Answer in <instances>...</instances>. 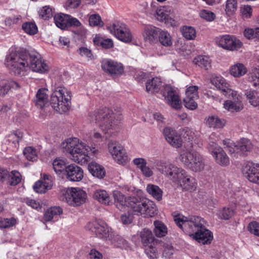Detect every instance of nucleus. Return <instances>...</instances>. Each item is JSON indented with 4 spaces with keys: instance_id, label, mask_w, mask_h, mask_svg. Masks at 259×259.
<instances>
[{
    "instance_id": "obj_1",
    "label": "nucleus",
    "mask_w": 259,
    "mask_h": 259,
    "mask_svg": "<svg viewBox=\"0 0 259 259\" xmlns=\"http://www.w3.org/2000/svg\"><path fill=\"white\" fill-rule=\"evenodd\" d=\"M6 65L15 75H22L28 68L33 71L44 73L48 72L49 67L38 54L30 55L11 53L7 57Z\"/></svg>"
},
{
    "instance_id": "obj_2",
    "label": "nucleus",
    "mask_w": 259,
    "mask_h": 259,
    "mask_svg": "<svg viewBox=\"0 0 259 259\" xmlns=\"http://www.w3.org/2000/svg\"><path fill=\"white\" fill-rule=\"evenodd\" d=\"M113 196L115 205L119 209L126 206L130 207L135 214L145 217H152L157 213L156 206L152 201L141 200L135 196L126 197L118 191H114Z\"/></svg>"
},
{
    "instance_id": "obj_3",
    "label": "nucleus",
    "mask_w": 259,
    "mask_h": 259,
    "mask_svg": "<svg viewBox=\"0 0 259 259\" xmlns=\"http://www.w3.org/2000/svg\"><path fill=\"white\" fill-rule=\"evenodd\" d=\"M62 147L73 161L81 165L86 164L90 160L89 149L93 150L76 138L67 139L62 143Z\"/></svg>"
},
{
    "instance_id": "obj_4",
    "label": "nucleus",
    "mask_w": 259,
    "mask_h": 259,
    "mask_svg": "<svg viewBox=\"0 0 259 259\" xmlns=\"http://www.w3.org/2000/svg\"><path fill=\"white\" fill-rule=\"evenodd\" d=\"M92 122L96 123L104 134L111 133V131L116 130L120 118L112 110L103 108L91 113L89 115Z\"/></svg>"
},
{
    "instance_id": "obj_5",
    "label": "nucleus",
    "mask_w": 259,
    "mask_h": 259,
    "mask_svg": "<svg viewBox=\"0 0 259 259\" xmlns=\"http://www.w3.org/2000/svg\"><path fill=\"white\" fill-rule=\"evenodd\" d=\"M174 221L177 225L191 237L202 229L206 225L205 221L198 216H189L188 217L179 214L175 216Z\"/></svg>"
},
{
    "instance_id": "obj_6",
    "label": "nucleus",
    "mask_w": 259,
    "mask_h": 259,
    "mask_svg": "<svg viewBox=\"0 0 259 259\" xmlns=\"http://www.w3.org/2000/svg\"><path fill=\"white\" fill-rule=\"evenodd\" d=\"M71 93L64 87L57 88L52 94L51 103L54 109L63 113L70 108Z\"/></svg>"
},
{
    "instance_id": "obj_7",
    "label": "nucleus",
    "mask_w": 259,
    "mask_h": 259,
    "mask_svg": "<svg viewBox=\"0 0 259 259\" xmlns=\"http://www.w3.org/2000/svg\"><path fill=\"white\" fill-rule=\"evenodd\" d=\"M157 169L172 182L177 184L186 171L181 167L165 160H158L155 162Z\"/></svg>"
},
{
    "instance_id": "obj_8",
    "label": "nucleus",
    "mask_w": 259,
    "mask_h": 259,
    "mask_svg": "<svg viewBox=\"0 0 259 259\" xmlns=\"http://www.w3.org/2000/svg\"><path fill=\"white\" fill-rule=\"evenodd\" d=\"M61 199L73 206H80L85 202L87 193L78 188H71L61 191Z\"/></svg>"
},
{
    "instance_id": "obj_9",
    "label": "nucleus",
    "mask_w": 259,
    "mask_h": 259,
    "mask_svg": "<svg viewBox=\"0 0 259 259\" xmlns=\"http://www.w3.org/2000/svg\"><path fill=\"white\" fill-rule=\"evenodd\" d=\"M108 30L119 40L130 42L132 41L133 36L127 26L119 21H115L107 26Z\"/></svg>"
},
{
    "instance_id": "obj_10",
    "label": "nucleus",
    "mask_w": 259,
    "mask_h": 259,
    "mask_svg": "<svg viewBox=\"0 0 259 259\" xmlns=\"http://www.w3.org/2000/svg\"><path fill=\"white\" fill-rule=\"evenodd\" d=\"M109 152L113 158L118 163L124 165L128 161V157L124 147L118 142L111 140L108 144Z\"/></svg>"
},
{
    "instance_id": "obj_11",
    "label": "nucleus",
    "mask_w": 259,
    "mask_h": 259,
    "mask_svg": "<svg viewBox=\"0 0 259 259\" xmlns=\"http://www.w3.org/2000/svg\"><path fill=\"white\" fill-rule=\"evenodd\" d=\"M207 148L217 163L222 166H226L229 164L230 160L227 154L214 141L210 142Z\"/></svg>"
},
{
    "instance_id": "obj_12",
    "label": "nucleus",
    "mask_w": 259,
    "mask_h": 259,
    "mask_svg": "<svg viewBox=\"0 0 259 259\" xmlns=\"http://www.w3.org/2000/svg\"><path fill=\"white\" fill-rule=\"evenodd\" d=\"M242 172L248 181L259 184V163L250 161L245 162L242 166Z\"/></svg>"
},
{
    "instance_id": "obj_13",
    "label": "nucleus",
    "mask_w": 259,
    "mask_h": 259,
    "mask_svg": "<svg viewBox=\"0 0 259 259\" xmlns=\"http://www.w3.org/2000/svg\"><path fill=\"white\" fill-rule=\"evenodd\" d=\"M88 227L92 232H94L99 238L109 241L113 233L112 230L108 227L103 223L100 224L95 222L89 223Z\"/></svg>"
},
{
    "instance_id": "obj_14",
    "label": "nucleus",
    "mask_w": 259,
    "mask_h": 259,
    "mask_svg": "<svg viewBox=\"0 0 259 259\" xmlns=\"http://www.w3.org/2000/svg\"><path fill=\"white\" fill-rule=\"evenodd\" d=\"M218 45L224 49L234 51L240 48L242 42L232 35H225L220 36L217 39Z\"/></svg>"
},
{
    "instance_id": "obj_15",
    "label": "nucleus",
    "mask_w": 259,
    "mask_h": 259,
    "mask_svg": "<svg viewBox=\"0 0 259 259\" xmlns=\"http://www.w3.org/2000/svg\"><path fill=\"white\" fill-rule=\"evenodd\" d=\"M163 97L166 102L172 108L178 110L182 107V103L177 92L169 86L164 88L162 92Z\"/></svg>"
},
{
    "instance_id": "obj_16",
    "label": "nucleus",
    "mask_w": 259,
    "mask_h": 259,
    "mask_svg": "<svg viewBox=\"0 0 259 259\" xmlns=\"http://www.w3.org/2000/svg\"><path fill=\"white\" fill-rule=\"evenodd\" d=\"M211 83L221 90L223 95L228 98H235L237 92L230 88V85L222 76H215L211 80Z\"/></svg>"
},
{
    "instance_id": "obj_17",
    "label": "nucleus",
    "mask_w": 259,
    "mask_h": 259,
    "mask_svg": "<svg viewBox=\"0 0 259 259\" xmlns=\"http://www.w3.org/2000/svg\"><path fill=\"white\" fill-rule=\"evenodd\" d=\"M102 68L105 72L113 76L120 75L123 72L122 65L111 60L105 59L103 60Z\"/></svg>"
},
{
    "instance_id": "obj_18",
    "label": "nucleus",
    "mask_w": 259,
    "mask_h": 259,
    "mask_svg": "<svg viewBox=\"0 0 259 259\" xmlns=\"http://www.w3.org/2000/svg\"><path fill=\"white\" fill-rule=\"evenodd\" d=\"M66 178L72 182H78L83 178V171L82 169L75 165L70 164L66 167Z\"/></svg>"
},
{
    "instance_id": "obj_19",
    "label": "nucleus",
    "mask_w": 259,
    "mask_h": 259,
    "mask_svg": "<svg viewBox=\"0 0 259 259\" xmlns=\"http://www.w3.org/2000/svg\"><path fill=\"white\" fill-rule=\"evenodd\" d=\"M163 134L167 142L176 148L182 145V139L177 132L172 128L166 127L163 131Z\"/></svg>"
},
{
    "instance_id": "obj_20",
    "label": "nucleus",
    "mask_w": 259,
    "mask_h": 259,
    "mask_svg": "<svg viewBox=\"0 0 259 259\" xmlns=\"http://www.w3.org/2000/svg\"><path fill=\"white\" fill-rule=\"evenodd\" d=\"M53 186L52 177L44 174L43 178L36 182L33 186L34 190L38 193H45Z\"/></svg>"
},
{
    "instance_id": "obj_21",
    "label": "nucleus",
    "mask_w": 259,
    "mask_h": 259,
    "mask_svg": "<svg viewBox=\"0 0 259 259\" xmlns=\"http://www.w3.org/2000/svg\"><path fill=\"white\" fill-rule=\"evenodd\" d=\"M177 184L185 191H194L197 187L196 180L188 175L187 171Z\"/></svg>"
},
{
    "instance_id": "obj_22",
    "label": "nucleus",
    "mask_w": 259,
    "mask_h": 259,
    "mask_svg": "<svg viewBox=\"0 0 259 259\" xmlns=\"http://www.w3.org/2000/svg\"><path fill=\"white\" fill-rule=\"evenodd\" d=\"M204 160L202 156L196 151L189 163L187 167L192 171L198 172L201 171L204 167Z\"/></svg>"
},
{
    "instance_id": "obj_23",
    "label": "nucleus",
    "mask_w": 259,
    "mask_h": 259,
    "mask_svg": "<svg viewBox=\"0 0 259 259\" xmlns=\"http://www.w3.org/2000/svg\"><path fill=\"white\" fill-rule=\"evenodd\" d=\"M197 232L193 234L192 237L198 242L202 244L209 243L212 239L211 232L206 228L205 225L203 226V229H200Z\"/></svg>"
},
{
    "instance_id": "obj_24",
    "label": "nucleus",
    "mask_w": 259,
    "mask_h": 259,
    "mask_svg": "<svg viewBox=\"0 0 259 259\" xmlns=\"http://www.w3.org/2000/svg\"><path fill=\"white\" fill-rule=\"evenodd\" d=\"M234 101L227 100L224 103V107L230 112H239L243 109V105L240 101L241 97L237 94L235 98H232Z\"/></svg>"
},
{
    "instance_id": "obj_25",
    "label": "nucleus",
    "mask_w": 259,
    "mask_h": 259,
    "mask_svg": "<svg viewBox=\"0 0 259 259\" xmlns=\"http://www.w3.org/2000/svg\"><path fill=\"white\" fill-rule=\"evenodd\" d=\"M161 29L153 26H146L143 33L145 39L153 42L156 40Z\"/></svg>"
},
{
    "instance_id": "obj_26",
    "label": "nucleus",
    "mask_w": 259,
    "mask_h": 259,
    "mask_svg": "<svg viewBox=\"0 0 259 259\" xmlns=\"http://www.w3.org/2000/svg\"><path fill=\"white\" fill-rule=\"evenodd\" d=\"M93 198L99 202L108 205L111 202V199L108 193L102 189H97L94 191L93 193Z\"/></svg>"
},
{
    "instance_id": "obj_27",
    "label": "nucleus",
    "mask_w": 259,
    "mask_h": 259,
    "mask_svg": "<svg viewBox=\"0 0 259 259\" xmlns=\"http://www.w3.org/2000/svg\"><path fill=\"white\" fill-rule=\"evenodd\" d=\"M206 125L213 128H223L226 123L225 120L223 119L220 118L218 116L211 115L205 119Z\"/></svg>"
},
{
    "instance_id": "obj_28",
    "label": "nucleus",
    "mask_w": 259,
    "mask_h": 259,
    "mask_svg": "<svg viewBox=\"0 0 259 259\" xmlns=\"http://www.w3.org/2000/svg\"><path fill=\"white\" fill-rule=\"evenodd\" d=\"M237 146L239 153L244 156L248 155V153L251 152L253 149V145L251 142L245 138L240 139L237 142Z\"/></svg>"
},
{
    "instance_id": "obj_29",
    "label": "nucleus",
    "mask_w": 259,
    "mask_h": 259,
    "mask_svg": "<svg viewBox=\"0 0 259 259\" xmlns=\"http://www.w3.org/2000/svg\"><path fill=\"white\" fill-rule=\"evenodd\" d=\"M88 169L94 177L98 179H102L105 176L106 172L103 166L95 162L89 164Z\"/></svg>"
},
{
    "instance_id": "obj_30",
    "label": "nucleus",
    "mask_w": 259,
    "mask_h": 259,
    "mask_svg": "<svg viewBox=\"0 0 259 259\" xmlns=\"http://www.w3.org/2000/svg\"><path fill=\"white\" fill-rule=\"evenodd\" d=\"M161 81L159 78L155 77L147 80L146 83V91L151 94L157 93L160 89Z\"/></svg>"
},
{
    "instance_id": "obj_31",
    "label": "nucleus",
    "mask_w": 259,
    "mask_h": 259,
    "mask_svg": "<svg viewBox=\"0 0 259 259\" xmlns=\"http://www.w3.org/2000/svg\"><path fill=\"white\" fill-rule=\"evenodd\" d=\"M48 90L45 89H39L36 95L35 104L39 108H43L48 101Z\"/></svg>"
},
{
    "instance_id": "obj_32",
    "label": "nucleus",
    "mask_w": 259,
    "mask_h": 259,
    "mask_svg": "<svg viewBox=\"0 0 259 259\" xmlns=\"http://www.w3.org/2000/svg\"><path fill=\"white\" fill-rule=\"evenodd\" d=\"M156 17L158 20L164 22L169 26H173L176 25L175 21L165 12L163 9H159L156 10Z\"/></svg>"
},
{
    "instance_id": "obj_33",
    "label": "nucleus",
    "mask_w": 259,
    "mask_h": 259,
    "mask_svg": "<svg viewBox=\"0 0 259 259\" xmlns=\"http://www.w3.org/2000/svg\"><path fill=\"white\" fill-rule=\"evenodd\" d=\"M193 62L205 70L209 69L211 66V60L206 56H198L194 59Z\"/></svg>"
},
{
    "instance_id": "obj_34",
    "label": "nucleus",
    "mask_w": 259,
    "mask_h": 259,
    "mask_svg": "<svg viewBox=\"0 0 259 259\" xmlns=\"http://www.w3.org/2000/svg\"><path fill=\"white\" fill-rule=\"evenodd\" d=\"M110 243L116 247L126 248L128 246V242L122 237L113 232L109 240Z\"/></svg>"
},
{
    "instance_id": "obj_35",
    "label": "nucleus",
    "mask_w": 259,
    "mask_h": 259,
    "mask_svg": "<svg viewBox=\"0 0 259 259\" xmlns=\"http://www.w3.org/2000/svg\"><path fill=\"white\" fill-rule=\"evenodd\" d=\"M194 150L184 149L181 151L179 154V159L180 161L186 166L187 167L189 163L192 160L194 155Z\"/></svg>"
},
{
    "instance_id": "obj_36",
    "label": "nucleus",
    "mask_w": 259,
    "mask_h": 259,
    "mask_svg": "<svg viewBox=\"0 0 259 259\" xmlns=\"http://www.w3.org/2000/svg\"><path fill=\"white\" fill-rule=\"evenodd\" d=\"M247 68L242 63H237L232 66L230 72L231 75L235 77L244 75L247 72Z\"/></svg>"
},
{
    "instance_id": "obj_37",
    "label": "nucleus",
    "mask_w": 259,
    "mask_h": 259,
    "mask_svg": "<svg viewBox=\"0 0 259 259\" xmlns=\"http://www.w3.org/2000/svg\"><path fill=\"white\" fill-rule=\"evenodd\" d=\"M68 19V15L63 14H58L54 16L56 25L62 29L67 28Z\"/></svg>"
},
{
    "instance_id": "obj_38",
    "label": "nucleus",
    "mask_w": 259,
    "mask_h": 259,
    "mask_svg": "<svg viewBox=\"0 0 259 259\" xmlns=\"http://www.w3.org/2000/svg\"><path fill=\"white\" fill-rule=\"evenodd\" d=\"M63 210L60 206L51 207L44 214V220L46 222L51 221L55 215L62 214Z\"/></svg>"
},
{
    "instance_id": "obj_39",
    "label": "nucleus",
    "mask_w": 259,
    "mask_h": 259,
    "mask_svg": "<svg viewBox=\"0 0 259 259\" xmlns=\"http://www.w3.org/2000/svg\"><path fill=\"white\" fill-rule=\"evenodd\" d=\"M146 191L156 199L160 200L162 199V191L158 186L148 184L146 187Z\"/></svg>"
},
{
    "instance_id": "obj_40",
    "label": "nucleus",
    "mask_w": 259,
    "mask_h": 259,
    "mask_svg": "<svg viewBox=\"0 0 259 259\" xmlns=\"http://www.w3.org/2000/svg\"><path fill=\"white\" fill-rule=\"evenodd\" d=\"M141 241L145 246L152 243L154 241V237L151 230L148 229H144L140 233Z\"/></svg>"
},
{
    "instance_id": "obj_41",
    "label": "nucleus",
    "mask_w": 259,
    "mask_h": 259,
    "mask_svg": "<svg viewBox=\"0 0 259 259\" xmlns=\"http://www.w3.org/2000/svg\"><path fill=\"white\" fill-rule=\"evenodd\" d=\"M184 137L186 140L191 142L192 146L194 145H201V140L199 138V135L196 134L190 130H187Z\"/></svg>"
},
{
    "instance_id": "obj_42",
    "label": "nucleus",
    "mask_w": 259,
    "mask_h": 259,
    "mask_svg": "<svg viewBox=\"0 0 259 259\" xmlns=\"http://www.w3.org/2000/svg\"><path fill=\"white\" fill-rule=\"evenodd\" d=\"M158 37L160 43L164 47H170L172 44L171 37L166 31L161 30Z\"/></svg>"
},
{
    "instance_id": "obj_43",
    "label": "nucleus",
    "mask_w": 259,
    "mask_h": 259,
    "mask_svg": "<svg viewBox=\"0 0 259 259\" xmlns=\"http://www.w3.org/2000/svg\"><path fill=\"white\" fill-rule=\"evenodd\" d=\"M248 81L254 87H259V66L254 68L248 74Z\"/></svg>"
},
{
    "instance_id": "obj_44",
    "label": "nucleus",
    "mask_w": 259,
    "mask_h": 259,
    "mask_svg": "<svg viewBox=\"0 0 259 259\" xmlns=\"http://www.w3.org/2000/svg\"><path fill=\"white\" fill-rule=\"evenodd\" d=\"M94 42L95 45L101 46L106 49L112 48L114 45L113 40L111 38L104 39L102 37H96L94 39Z\"/></svg>"
},
{
    "instance_id": "obj_45",
    "label": "nucleus",
    "mask_w": 259,
    "mask_h": 259,
    "mask_svg": "<svg viewBox=\"0 0 259 259\" xmlns=\"http://www.w3.org/2000/svg\"><path fill=\"white\" fill-rule=\"evenodd\" d=\"M237 9V0H227L225 5V13L227 16L234 15Z\"/></svg>"
},
{
    "instance_id": "obj_46",
    "label": "nucleus",
    "mask_w": 259,
    "mask_h": 259,
    "mask_svg": "<svg viewBox=\"0 0 259 259\" xmlns=\"http://www.w3.org/2000/svg\"><path fill=\"white\" fill-rule=\"evenodd\" d=\"M154 225L155 226L154 231L157 237H163L167 234V228L161 222L156 221L154 222Z\"/></svg>"
},
{
    "instance_id": "obj_47",
    "label": "nucleus",
    "mask_w": 259,
    "mask_h": 259,
    "mask_svg": "<svg viewBox=\"0 0 259 259\" xmlns=\"http://www.w3.org/2000/svg\"><path fill=\"white\" fill-rule=\"evenodd\" d=\"M246 96L249 103L254 107L259 106V97L257 93L254 91H247L245 92Z\"/></svg>"
},
{
    "instance_id": "obj_48",
    "label": "nucleus",
    "mask_w": 259,
    "mask_h": 259,
    "mask_svg": "<svg viewBox=\"0 0 259 259\" xmlns=\"http://www.w3.org/2000/svg\"><path fill=\"white\" fill-rule=\"evenodd\" d=\"M53 167L54 171L57 173L62 172L64 169H66V162L64 159L57 158L53 162Z\"/></svg>"
},
{
    "instance_id": "obj_49",
    "label": "nucleus",
    "mask_w": 259,
    "mask_h": 259,
    "mask_svg": "<svg viewBox=\"0 0 259 259\" xmlns=\"http://www.w3.org/2000/svg\"><path fill=\"white\" fill-rule=\"evenodd\" d=\"M183 36L188 40L194 39L196 37V30L191 26H184L181 29Z\"/></svg>"
},
{
    "instance_id": "obj_50",
    "label": "nucleus",
    "mask_w": 259,
    "mask_h": 259,
    "mask_svg": "<svg viewBox=\"0 0 259 259\" xmlns=\"http://www.w3.org/2000/svg\"><path fill=\"white\" fill-rule=\"evenodd\" d=\"M234 214V209L231 207H224L220 210L219 213L220 218L224 220H228Z\"/></svg>"
},
{
    "instance_id": "obj_51",
    "label": "nucleus",
    "mask_w": 259,
    "mask_h": 259,
    "mask_svg": "<svg viewBox=\"0 0 259 259\" xmlns=\"http://www.w3.org/2000/svg\"><path fill=\"white\" fill-rule=\"evenodd\" d=\"M244 36L247 39L255 38L259 41V27L252 28H246L244 31Z\"/></svg>"
},
{
    "instance_id": "obj_52",
    "label": "nucleus",
    "mask_w": 259,
    "mask_h": 259,
    "mask_svg": "<svg viewBox=\"0 0 259 259\" xmlns=\"http://www.w3.org/2000/svg\"><path fill=\"white\" fill-rule=\"evenodd\" d=\"M21 181V176L19 172L13 170L10 173V179L8 182L10 185L15 186L19 184Z\"/></svg>"
},
{
    "instance_id": "obj_53",
    "label": "nucleus",
    "mask_w": 259,
    "mask_h": 259,
    "mask_svg": "<svg viewBox=\"0 0 259 259\" xmlns=\"http://www.w3.org/2000/svg\"><path fill=\"white\" fill-rule=\"evenodd\" d=\"M23 153L26 158L29 161H36L37 159L36 150L31 147L25 148L24 150Z\"/></svg>"
},
{
    "instance_id": "obj_54",
    "label": "nucleus",
    "mask_w": 259,
    "mask_h": 259,
    "mask_svg": "<svg viewBox=\"0 0 259 259\" xmlns=\"http://www.w3.org/2000/svg\"><path fill=\"white\" fill-rule=\"evenodd\" d=\"M53 10L49 6H46L43 7L39 11V16L44 20L49 19L53 16Z\"/></svg>"
},
{
    "instance_id": "obj_55",
    "label": "nucleus",
    "mask_w": 259,
    "mask_h": 259,
    "mask_svg": "<svg viewBox=\"0 0 259 259\" xmlns=\"http://www.w3.org/2000/svg\"><path fill=\"white\" fill-rule=\"evenodd\" d=\"M22 28L24 31L30 34L34 35L37 32V27L35 23L32 22H26L22 25Z\"/></svg>"
},
{
    "instance_id": "obj_56",
    "label": "nucleus",
    "mask_w": 259,
    "mask_h": 259,
    "mask_svg": "<svg viewBox=\"0 0 259 259\" xmlns=\"http://www.w3.org/2000/svg\"><path fill=\"white\" fill-rule=\"evenodd\" d=\"M224 146H226L225 148H227V150L231 154H233L235 152L239 153L237 143L235 144L230 139H226L223 141Z\"/></svg>"
},
{
    "instance_id": "obj_57",
    "label": "nucleus",
    "mask_w": 259,
    "mask_h": 259,
    "mask_svg": "<svg viewBox=\"0 0 259 259\" xmlns=\"http://www.w3.org/2000/svg\"><path fill=\"white\" fill-rule=\"evenodd\" d=\"M23 134L19 130L13 131L9 135L8 140L13 143H18L22 140Z\"/></svg>"
},
{
    "instance_id": "obj_58",
    "label": "nucleus",
    "mask_w": 259,
    "mask_h": 259,
    "mask_svg": "<svg viewBox=\"0 0 259 259\" xmlns=\"http://www.w3.org/2000/svg\"><path fill=\"white\" fill-rule=\"evenodd\" d=\"M89 23L92 26H102L104 24L100 16L97 14H93L90 16Z\"/></svg>"
},
{
    "instance_id": "obj_59",
    "label": "nucleus",
    "mask_w": 259,
    "mask_h": 259,
    "mask_svg": "<svg viewBox=\"0 0 259 259\" xmlns=\"http://www.w3.org/2000/svg\"><path fill=\"white\" fill-rule=\"evenodd\" d=\"M145 253L150 259H157L159 254L157 249L153 245H147L145 246Z\"/></svg>"
},
{
    "instance_id": "obj_60",
    "label": "nucleus",
    "mask_w": 259,
    "mask_h": 259,
    "mask_svg": "<svg viewBox=\"0 0 259 259\" xmlns=\"http://www.w3.org/2000/svg\"><path fill=\"white\" fill-rule=\"evenodd\" d=\"M197 99L194 98L185 97L183 100L185 106L192 110L195 109L198 106L197 103L195 101Z\"/></svg>"
},
{
    "instance_id": "obj_61",
    "label": "nucleus",
    "mask_w": 259,
    "mask_h": 259,
    "mask_svg": "<svg viewBox=\"0 0 259 259\" xmlns=\"http://www.w3.org/2000/svg\"><path fill=\"white\" fill-rule=\"evenodd\" d=\"M198 87L196 85L190 86L186 91V97L188 98H194L198 99Z\"/></svg>"
},
{
    "instance_id": "obj_62",
    "label": "nucleus",
    "mask_w": 259,
    "mask_h": 259,
    "mask_svg": "<svg viewBox=\"0 0 259 259\" xmlns=\"http://www.w3.org/2000/svg\"><path fill=\"white\" fill-rule=\"evenodd\" d=\"M16 223V220L14 218L5 219L0 218V228H6L12 227Z\"/></svg>"
},
{
    "instance_id": "obj_63",
    "label": "nucleus",
    "mask_w": 259,
    "mask_h": 259,
    "mask_svg": "<svg viewBox=\"0 0 259 259\" xmlns=\"http://www.w3.org/2000/svg\"><path fill=\"white\" fill-rule=\"evenodd\" d=\"M199 15L202 18L208 21H212L215 17V14L213 12L205 10L201 11Z\"/></svg>"
},
{
    "instance_id": "obj_64",
    "label": "nucleus",
    "mask_w": 259,
    "mask_h": 259,
    "mask_svg": "<svg viewBox=\"0 0 259 259\" xmlns=\"http://www.w3.org/2000/svg\"><path fill=\"white\" fill-rule=\"evenodd\" d=\"M249 231L256 236H259V223L252 222L249 224L248 226Z\"/></svg>"
}]
</instances>
